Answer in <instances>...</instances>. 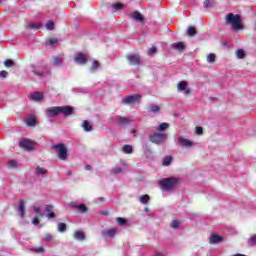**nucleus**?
<instances>
[{
    "label": "nucleus",
    "instance_id": "1",
    "mask_svg": "<svg viewBox=\"0 0 256 256\" xmlns=\"http://www.w3.org/2000/svg\"><path fill=\"white\" fill-rule=\"evenodd\" d=\"M226 25H230L234 31H241L243 24H241V16L229 13L225 16Z\"/></svg>",
    "mask_w": 256,
    "mask_h": 256
},
{
    "label": "nucleus",
    "instance_id": "2",
    "mask_svg": "<svg viewBox=\"0 0 256 256\" xmlns=\"http://www.w3.org/2000/svg\"><path fill=\"white\" fill-rule=\"evenodd\" d=\"M53 149L56 151L58 159L61 161H67L69 154H67V147H65V144H56L53 146Z\"/></svg>",
    "mask_w": 256,
    "mask_h": 256
},
{
    "label": "nucleus",
    "instance_id": "3",
    "mask_svg": "<svg viewBox=\"0 0 256 256\" xmlns=\"http://www.w3.org/2000/svg\"><path fill=\"white\" fill-rule=\"evenodd\" d=\"M179 181L177 178H166L160 181V187L163 191H171L175 184Z\"/></svg>",
    "mask_w": 256,
    "mask_h": 256
},
{
    "label": "nucleus",
    "instance_id": "4",
    "mask_svg": "<svg viewBox=\"0 0 256 256\" xmlns=\"http://www.w3.org/2000/svg\"><path fill=\"white\" fill-rule=\"evenodd\" d=\"M150 141L156 145H161V143H165V141H167V134L154 133L150 135Z\"/></svg>",
    "mask_w": 256,
    "mask_h": 256
},
{
    "label": "nucleus",
    "instance_id": "5",
    "mask_svg": "<svg viewBox=\"0 0 256 256\" xmlns=\"http://www.w3.org/2000/svg\"><path fill=\"white\" fill-rule=\"evenodd\" d=\"M141 97H142L141 94L130 95L123 98L122 103L123 105H131L133 103H139V101H141Z\"/></svg>",
    "mask_w": 256,
    "mask_h": 256
},
{
    "label": "nucleus",
    "instance_id": "6",
    "mask_svg": "<svg viewBox=\"0 0 256 256\" xmlns=\"http://www.w3.org/2000/svg\"><path fill=\"white\" fill-rule=\"evenodd\" d=\"M126 59L130 65H139L141 63V56L138 54H129Z\"/></svg>",
    "mask_w": 256,
    "mask_h": 256
},
{
    "label": "nucleus",
    "instance_id": "7",
    "mask_svg": "<svg viewBox=\"0 0 256 256\" xmlns=\"http://www.w3.org/2000/svg\"><path fill=\"white\" fill-rule=\"evenodd\" d=\"M177 89L180 92H183L184 95H189L191 93V89H189L186 81H180L177 85Z\"/></svg>",
    "mask_w": 256,
    "mask_h": 256
},
{
    "label": "nucleus",
    "instance_id": "8",
    "mask_svg": "<svg viewBox=\"0 0 256 256\" xmlns=\"http://www.w3.org/2000/svg\"><path fill=\"white\" fill-rule=\"evenodd\" d=\"M43 93L41 92H32L29 94L28 99H30V101H35L36 103H40V101H43Z\"/></svg>",
    "mask_w": 256,
    "mask_h": 256
},
{
    "label": "nucleus",
    "instance_id": "9",
    "mask_svg": "<svg viewBox=\"0 0 256 256\" xmlns=\"http://www.w3.org/2000/svg\"><path fill=\"white\" fill-rule=\"evenodd\" d=\"M20 147H22V149H26L27 151H31V149L35 147V143H33L31 140L24 139L20 141Z\"/></svg>",
    "mask_w": 256,
    "mask_h": 256
},
{
    "label": "nucleus",
    "instance_id": "10",
    "mask_svg": "<svg viewBox=\"0 0 256 256\" xmlns=\"http://www.w3.org/2000/svg\"><path fill=\"white\" fill-rule=\"evenodd\" d=\"M87 59H88V56L86 54L78 53L75 56L74 61H75V63H78L79 65H85L87 63Z\"/></svg>",
    "mask_w": 256,
    "mask_h": 256
},
{
    "label": "nucleus",
    "instance_id": "11",
    "mask_svg": "<svg viewBox=\"0 0 256 256\" xmlns=\"http://www.w3.org/2000/svg\"><path fill=\"white\" fill-rule=\"evenodd\" d=\"M177 143L178 145H181V147H186V148L192 147L193 145V142H191L189 139L183 136L178 137Z\"/></svg>",
    "mask_w": 256,
    "mask_h": 256
},
{
    "label": "nucleus",
    "instance_id": "12",
    "mask_svg": "<svg viewBox=\"0 0 256 256\" xmlns=\"http://www.w3.org/2000/svg\"><path fill=\"white\" fill-rule=\"evenodd\" d=\"M58 109H59L60 115L69 116V115L73 114V107H71V106H60V107H58Z\"/></svg>",
    "mask_w": 256,
    "mask_h": 256
},
{
    "label": "nucleus",
    "instance_id": "13",
    "mask_svg": "<svg viewBox=\"0 0 256 256\" xmlns=\"http://www.w3.org/2000/svg\"><path fill=\"white\" fill-rule=\"evenodd\" d=\"M47 117H57L59 114V107H50L46 110Z\"/></svg>",
    "mask_w": 256,
    "mask_h": 256
},
{
    "label": "nucleus",
    "instance_id": "14",
    "mask_svg": "<svg viewBox=\"0 0 256 256\" xmlns=\"http://www.w3.org/2000/svg\"><path fill=\"white\" fill-rule=\"evenodd\" d=\"M130 123H133V119L121 116L118 117V125L125 126L130 125Z\"/></svg>",
    "mask_w": 256,
    "mask_h": 256
},
{
    "label": "nucleus",
    "instance_id": "15",
    "mask_svg": "<svg viewBox=\"0 0 256 256\" xmlns=\"http://www.w3.org/2000/svg\"><path fill=\"white\" fill-rule=\"evenodd\" d=\"M114 235H117V231L115 229L103 230L102 237H109L112 238Z\"/></svg>",
    "mask_w": 256,
    "mask_h": 256
},
{
    "label": "nucleus",
    "instance_id": "16",
    "mask_svg": "<svg viewBox=\"0 0 256 256\" xmlns=\"http://www.w3.org/2000/svg\"><path fill=\"white\" fill-rule=\"evenodd\" d=\"M18 215H20L21 217L25 216V202L23 200L19 201Z\"/></svg>",
    "mask_w": 256,
    "mask_h": 256
},
{
    "label": "nucleus",
    "instance_id": "17",
    "mask_svg": "<svg viewBox=\"0 0 256 256\" xmlns=\"http://www.w3.org/2000/svg\"><path fill=\"white\" fill-rule=\"evenodd\" d=\"M172 49H175L176 51H183L185 49V43L175 42L172 44Z\"/></svg>",
    "mask_w": 256,
    "mask_h": 256
},
{
    "label": "nucleus",
    "instance_id": "18",
    "mask_svg": "<svg viewBox=\"0 0 256 256\" xmlns=\"http://www.w3.org/2000/svg\"><path fill=\"white\" fill-rule=\"evenodd\" d=\"M73 237L76 241H85V233L82 231H76Z\"/></svg>",
    "mask_w": 256,
    "mask_h": 256
},
{
    "label": "nucleus",
    "instance_id": "19",
    "mask_svg": "<svg viewBox=\"0 0 256 256\" xmlns=\"http://www.w3.org/2000/svg\"><path fill=\"white\" fill-rule=\"evenodd\" d=\"M36 123H37V119L35 118V116H29L26 119V125H28V127H35Z\"/></svg>",
    "mask_w": 256,
    "mask_h": 256
},
{
    "label": "nucleus",
    "instance_id": "20",
    "mask_svg": "<svg viewBox=\"0 0 256 256\" xmlns=\"http://www.w3.org/2000/svg\"><path fill=\"white\" fill-rule=\"evenodd\" d=\"M211 244L220 243V241H223V238L217 234H213L209 239Z\"/></svg>",
    "mask_w": 256,
    "mask_h": 256
},
{
    "label": "nucleus",
    "instance_id": "21",
    "mask_svg": "<svg viewBox=\"0 0 256 256\" xmlns=\"http://www.w3.org/2000/svg\"><path fill=\"white\" fill-rule=\"evenodd\" d=\"M160 110H161V108L155 104H150L148 106L149 113H159Z\"/></svg>",
    "mask_w": 256,
    "mask_h": 256
},
{
    "label": "nucleus",
    "instance_id": "22",
    "mask_svg": "<svg viewBox=\"0 0 256 256\" xmlns=\"http://www.w3.org/2000/svg\"><path fill=\"white\" fill-rule=\"evenodd\" d=\"M29 29H41V27H43V25L41 24V22H31L28 24Z\"/></svg>",
    "mask_w": 256,
    "mask_h": 256
},
{
    "label": "nucleus",
    "instance_id": "23",
    "mask_svg": "<svg viewBox=\"0 0 256 256\" xmlns=\"http://www.w3.org/2000/svg\"><path fill=\"white\" fill-rule=\"evenodd\" d=\"M82 127H83L84 131H86V132H89V131L93 130V126H91V123H89V121H87V120H85L82 123Z\"/></svg>",
    "mask_w": 256,
    "mask_h": 256
},
{
    "label": "nucleus",
    "instance_id": "24",
    "mask_svg": "<svg viewBox=\"0 0 256 256\" xmlns=\"http://www.w3.org/2000/svg\"><path fill=\"white\" fill-rule=\"evenodd\" d=\"M132 19L135 21H143V14L136 11L132 14Z\"/></svg>",
    "mask_w": 256,
    "mask_h": 256
},
{
    "label": "nucleus",
    "instance_id": "25",
    "mask_svg": "<svg viewBox=\"0 0 256 256\" xmlns=\"http://www.w3.org/2000/svg\"><path fill=\"white\" fill-rule=\"evenodd\" d=\"M245 56H246L245 50H243V49H238V50L236 51V57H237V59H245Z\"/></svg>",
    "mask_w": 256,
    "mask_h": 256
},
{
    "label": "nucleus",
    "instance_id": "26",
    "mask_svg": "<svg viewBox=\"0 0 256 256\" xmlns=\"http://www.w3.org/2000/svg\"><path fill=\"white\" fill-rule=\"evenodd\" d=\"M187 35H189V37H195V35H197V30L195 27H188Z\"/></svg>",
    "mask_w": 256,
    "mask_h": 256
},
{
    "label": "nucleus",
    "instance_id": "27",
    "mask_svg": "<svg viewBox=\"0 0 256 256\" xmlns=\"http://www.w3.org/2000/svg\"><path fill=\"white\" fill-rule=\"evenodd\" d=\"M216 59L217 57L213 53L208 54L206 57L207 63H215Z\"/></svg>",
    "mask_w": 256,
    "mask_h": 256
},
{
    "label": "nucleus",
    "instance_id": "28",
    "mask_svg": "<svg viewBox=\"0 0 256 256\" xmlns=\"http://www.w3.org/2000/svg\"><path fill=\"white\" fill-rule=\"evenodd\" d=\"M171 161H173V157L171 156H166L163 159L162 165H164V167H168V165H171Z\"/></svg>",
    "mask_w": 256,
    "mask_h": 256
},
{
    "label": "nucleus",
    "instance_id": "29",
    "mask_svg": "<svg viewBox=\"0 0 256 256\" xmlns=\"http://www.w3.org/2000/svg\"><path fill=\"white\" fill-rule=\"evenodd\" d=\"M58 231L60 233H65V231H67V224L63 222L58 223Z\"/></svg>",
    "mask_w": 256,
    "mask_h": 256
},
{
    "label": "nucleus",
    "instance_id": "30",
    "mask_svg": "<svg viewBox=\"0 0 256 256\" xmlns=\"http://www.w3.org/2000/svg\"><path fill=\"white\" fill-rule=\"evenodd\" d=\"M122 151L123 153L131 154L133 153V147L131 145H124Z\"/></svg>",
    "mask_w": 256,
    "mask_h": 256
},
{
    "label": "nucleus",
    "instance_id": "31",
    "mask_svg": "<svg viewBox=\"0 0 256 256\" xmlns=\"http://www.w3.org/2000/svg\"><path fill=\"white\" fill-rule=\"evenodd\" d=\"M169 129V123H161L158 128L157 131L163 132L165 130Z\"/></svg>",
    "mask_w": 256,
    "mask_h": 256
},
{
    "label": "nucleus",
    "instance_id": "32",
    "mask_svg": "<svg viewBox=\"0 0 256 256\" xmlns=\"http://www.w3.org/2000/svg\"><path fill=\"white\" fill-rule=\"evenodd\" d=\"M53 61H54V65L59 66V65H61L63 63V57L55 56L53 58Z\"/></svg>",
    "mask_w": 256,
    "mask_h": 256
},
{
    "label": "nucleus",
    "instance_id": "33",
    "mask_svg": "<svg viewBox=\"0 0 256 256\" xmlns=\"http://www.w3.org/2000/svg\"><path fill=\"white\" fill-rule=\"evenodd\" d=\"M46 29L48 31H53L55 29V23L53 21H48L46 23Z\"/></svg>",
    "mask_w": 256,
    "mask_h": 256
},
{
    "label": "nucleus",
    "instance_id": "34",
    "mask_svg": "<svg viewBox=\"0 0 256 256\" xmlns=\"http://www.w3.org/2000/svg\"><path fill=\"white\" fill-rule=\"evenodd\" d=\"M45 173H47V169L45 168H41V167H36V174L37 175H45Z\"/></svg>",
    "mask_w": 256,
    "mask_h": 256
},
{
    "label": "nucleus",
    "instance_id": "35",
    "mask_svg": "<svg viewBox=\"0 0 256 256\" xmlns=\"http://www.w3.org/2000/svg\"><path fill=\"white\" fill-rule=\"evenodd\" d=\"M121 171H123V168L116 166L111 170V173H113V175H119V173H121Z\"/></svg>",
    "mask_w": 256,
    "mask_h": 256
},
{
    "label": "nucleus",
    "instance_id": "36",
    "mask_svg": "<svg viewBox=\"0 0 256 256\" xmlns=\"http://www.w3.org/2000/svg\"><path fill=\"white\" fill-rule=\"evenodd\" d=\"M140 203H142L143 205H146V203H149V195L141 196Z\"/></svg>",
    "mask_w": 256,
    "mask_h": 256
},
{
    "label": "nucleus",
    "instance_id": "37",
    "mask_svg": "<svg viewBox=\"0 0 256 256\" xmlns=\"http://www.w3.org/2000/svg\"><path fill=\"white\" fill-rule=\"evenodd\" d=\"M76 208L78 209V211H80V213H85L87 211V206H85V204H80L76 206Z\"/></svg>",
    "mask_w": 256,
    "mask_h": 256
},
{
    "label": "nucleus",
    "instance_id": "38",
    "mask_svg": "<svg viewBox=\"0 0 256 256\" xmlns=\"http://www.w3.org/2000/svg\"><path fill=\"white\" fill-rule=\"evenodd\" d=\"M116 221H117L118 225H125L127 223V220L122 217L116 218Z\"/></svg>",
    "mask_w": 256,
    "mask_h": 256
},
{
    "label": "nucleus",
    "instance_id": "39",
    "mask_svg": "<svg viewBox=\"0 0 256 256\" xmlns=\"http://www.w3.org/2000/svg\"><path fill=\"white\" fill-rule=\"evenodd\" d=\"M112 8L115 9V11H120V9H123V4L121 3L113 4Z\"/></svg>",
    "mask_w": 256,
    "mask_h": 256
},
{
    "label": "nucleus",
    "instance_id": "40",
    "mask_svg": "<svg viewBox=\"0 0 256 256\" xmlns=\"http://www.w3.org/2000/svg\"><path fill=\"white\" fill-rule=\"evenodd\" d=\"M155 53H157V47L152 46L149 50H148V55H155Z\"/></svg>",
    "mask_w": 256,
    "mask_h": 256
},
{
    "label": "nucleus",
    "instance_id": "41",
    "mask_svg": "<svg viewBox=\"0 0 256 256\" xmlns=\"http://www.w3.org/2000/svg\"><path fill=\"white\" fill-rule=\"evenodd\" d=\"M8 167L15 169V167H17V162L15 160L8 161Z\"/></svg>",
    "mask_w": 256,
    "mask_h": 256
},
{
    "label": "nucleus",
    "instance_id": "42",
    "mask_svg": "<svg viewBox=\"0 0 256 256\" xmlns=\"http://www.w3.org/2000/svg\"><path fill=\"white\" fill-rule=\"evenodd\" d=\"M5 67H13V65H15V62H13V60H6L4 62Z\"/></svg>",
    "mask_w": 256,
    "mask_h": 256
},
{
    "label": "nucleus",
    "instance_id": "43",
    "mask_svg": "<svg viewBox=\"0 0 256 256\" xmlns=\"http://www.w3.org/2000/svg\"><path fill=\"white\" fill-rule=\"evenodd\" d=\"M33 209H34L36 215H39V217H43V213H41V208L34 206Z\"/></svg>",
    "mask_w": 256,
    "mask_h": 256
},
{
    "label": "nucleus",
    "instance_id": "44",
    "mask_svg": "<svg viewBox=\"0 0 256 256\" xmlns=\"http://www.w3.org/2000/svg\"><path fill=\"white\" fill-rule=\"evenodd\" d=\"M57 41H58L57 38H51L47 41V44L48 45H56Z\"/></svg>",
    "mask_w": 256,
    "mask_h": 256
},
{
    "label": "nucleus",
    "instance_id": "45",
    "mask_svg": "<svg viewBox=\"0 0 256 256\" xmlns=\"http://www.w3.org/2000/svg\"><path fill=\"white\" fill-rule=\"evenodd\" d=\"M99 67V61L94 60V62L92 63V71H95V69H97Z\"/></svg>",
    "mask_w": 256,
    "mask_h": 256
},
{
    "label": "nucleus",
    "instance_id": "46",
    "mask_svg": "<svg viewBox=\"0 0 256 256\" xmlns=\"http://www.w3.org/2000/svg\"><path fill=\"white\" fill-rule=\"evenodd\" d=\"M32 251H35V253H43L45 249L43 247L33 248Z\"/></svg>",
    "mask_w": 256,
    "mask_h": 256
},
{
    "label": "nucleus",
    "instance_id": "47",
    "mask_svg": "<svg viewBox=\"0 0 256 256\" xmlns=\"http://www.w3.org/2000/svg\"><path fill=\"white\" fill-rule=\"evenodd\" d=\"M45 211H47V213H52L53 212V205H46Z\"/></svg>",
    "mask_w": 256,
    "mask_h": 256
},
{
    "label": "nucleus",
    "instance_id": "48",
    "mask_svg": "<svg viewBox=\"0 0 256 256\" xmlns=\"http://www.w3.org/2000/svg\"><path fill=\"white\" fill-rule=\"evenodd\" d=\"M179 227V221L173 220L172 221V229H177Z\"/></svg>",
    "mask_w": 256,
    "mask_h": 256
},
{
    "label": "nucleus",
    "instance_id": "49",
    "mask_svg": "<svg viewBox=\"0 0 256 256\" xmlns=\"http://www.w3.org/2000/svg\"><path fill=\"white\" fill-rule=\"evenodd\" d=\"M196 135H203V127H196Z\"/></svg>",
    "mask_w": 256,
    "mask_h": 256
},
{
    "label": "nucleus",
    "instance_id": "50",
    "mask_svg": "<svg viewBox=\"0 0 256 256\" xmlns=\"http://www.w3.org/2000/svg\"><path fill=\"white\" fill-rule=\"evenodd\" d=\"M53 240V236L51 234H46L44 236V241H52Z\"/></svg>",
    "mask_w": 256,
    "mask_h": 256
},
{
    "label": "nucleus",
    "instance_id": "51",
    "mask_svg": "<svg viewBox=\"0 0 256 256\" xmlns=\"http://www.w3.org/2000/svg\"><path fill=\"white\" fill-rule=\"evenodd\" d=\"M7 75H9V73L5 70L0 71V77H2L3 79H5V77H7Z\"/></svg>",
    "mask_w": 256,
    "mask_h": 256
},
{
    "label": "nucleus",
    "instance_id": "52",
    "mask_svg": "<svg viewBox=\"0 0 256 256\" xmlns=\"http://www.w3.org/2000/svg\"><path fill=\"white\" fill-rule=\"evenodd\" d=\"M48 219H53L55 217V212H50L46 215Z\"/></svg>",
    "mask_w": 256,
    "mask_h": 256
},
{
    "label": "nucleus",
    "instance_id": "53",
    "mask_svg": "<svg viewBox=\"0 0 256 256\" xmlns=\"http://www.w3.org/2000/svg\"><path fill=\"white\" fill-rule=\"evenodd\" d=\"M204 7L206 8L211 7V0L204 1Z\"/></svg>",
    "mask_w": 256,
    "mask_h": 256
},
{
    "label": "nucleus",
    "instance_id": "54",
    "mask_svg": "<svg viewBox=\"0 0 256 256\" xmlns=\"http://www.w3.org/2000/svg\"><path fill=\"white\" fill-rule=\"evenodd\" d=\"M33 225H39V218H34L32 221Z\"/></svg>",
    "mask_w": 256,
    "mask_h": 256
},
{
    "label": "nucleus",
    "instance_id": "55",
    "mask_svg": "<svg viewBox=\"0 0 256 256\" xmlns=\"http://www.w3.org/2000/svg\"><path fill=\"white\" fill-rule=\"evenodd\" d=\"M131 133L135 137L137 135V130L133 129Z\"/></svg>",
    "mask_w": 256,
    "mask_h": 256
},
{
    "label": "nucleus",
    "instance_id": "56",
    "mask_svg": "<svg viewBox=\"0 0 256 256\" xmlns=\"http://www.w3.org/2000/svg\"><path fill=\"white\" fill-rule=\"evenodd\" d=\"M85 169H86V171H91V165H87V166L85 167Z\"/></svg>",
    "mask_w": 256,
    "mask_h": 256
},
{
    "label": "nucleus",
    "instance_id": "57",
    "mask_svg": "<svg viewBox=\"0 0 256 256\" xmlns=\"http://www.w3.org/2000/svg\"><path fill=\"white\" fill-rule=\"evenodd\" d=\"M252 243H256V235L251 238Z\"/></svg>",
    "mask_w": 256,
    "mask_h": 256
},
{
    "label": "nucleus",
    "instance_id": "58",
    "mask_svg": "<svg viewBox=\"0 0 256 256\" xmlns=\"http://www.w3.org/2000/svg\"><path fill=\"white\" fill-rule=\"evenodd\" d=\"M34 75H43V73H40V72L34 71Z\"/></svg>",
    "mask_w": 256,
    "mask_h": 256
},
{
    "label": "nucleus",
    "instance_id": "59",
    "mask_svg": "<svg viewBox=\"0 0 256 256\" xmlns=\"http://www.w3.org/2000/svg\"><path fill=\"white\" fill-rule=\"evenodd\" d=\"M103 215H107V213H103Z\"/></svg>",
    "mask_w": 256,
    "mask_h": 256
}]
</instances>
